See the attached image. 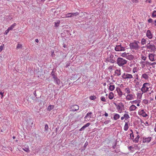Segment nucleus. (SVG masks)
Instances as JSON below:
<instances>
[{
	"label": "nucleus",
	"instance_id": "obj_1",
	"mask_svg": "<svg viewBox=\"0 0 156 156\" xmlns=\"http://www.w3.org/2000/svg\"><path fill=\"white\" fill-rule=\"evenodd\" d=\"M127 61L122 58L119 57L117 61V63L119 66H122L126 64Z\"/></svg>",
	"mask_w": 156,
	"mask_h": 156
},
{
	"label": "nucleus",
	"instance_id": "obj_2",
	"mask_svg": "<svg viewBox=\"0 0 156 156\" xmlns=\"http://www.w3.org/2000/svg\"><path fill=\"white\" fill-rule=\"evenodd\" d=\"M138 43H139V42H133L130 43L129 45L130 48L136 50L138 49L139 48V46L138 44Z\"/></svg>",
	"mask_w": 156,
	"mask_h": 156
},
{
	"label": "nucleus",
	"instance_id": "obj_3",
	"mask_svg": "<svg viewBox=\"0 0 156 156\" xmlns=\"http://www.w3.org/2000/svg\"><path fill=\"white\" fill-rule=\"evenodd\" d=\"M149 86V83H145L143 85V87L141 89V90L144 93L149 91V88L148 86Z\"/></svg>",
	"mask_w": 156,
	"mask_h": 156
},
{
	"label": "nucleus",
	"instance_id": "obj_4",
	"mask_svg": "<svg viewBox=\"0 0 156 156\" xmlns=\"http://www.w3.org/2000/svg\"><path fill=\"white\" fill-rule=\"evenodd\" d=\"M115 59L114 57V55L112 54H111L109 55V57H108L107 59V61L111 63H114L115 62Z\"/></svg>",
	"mask_w": 156,
	"mask_h": 156
},
{
	"label": "nucleus",
	"instance_id": "obj_5",
	"mask_svg": "<svg viewBox=\"0 0 156 156\" xmlns=\"http://www.w3.org/2000/svg\"><path fill=\"white\" fill-rule=\"evenodd\" d=\"M115 50L116 51H125V48L122 47L121 45H116L115 48Z\"/></svg>",
	"mask_w": 156,
	"mask_h": 156
},
{
	"label": "nucleus",
	"instance_id": "obj_6",
	"mask_svg": "<svg viewBox=\"0 0 156 156\" xmlns=\"http://www.w3.org/2000/svg\"><path fill=\"white\" fill-rule=\"evenodd\" d=\"M146 47L147 48L151 49V51H154L156 49L155 46L150 43L147 44Z\"/></svg>",
	"mask_w": 156,
	"mask_h": 156
},
{
	"label": "nucleus",
	"instance_id": "obj_7",
	"mask_svg": "<svg viewBox=\"0 0 156 156\" xmlns=\"http://www.w3.org/2000/svg\"><path fill=\"white\" fill-rule=\"evenodd\" d=\"M124 105L121 102L119 103L117 107V109L120 112L124 110Z\"/></svg>",
	"mask_w": 156,
	"mask_h": 156
},
{
	"label": "nucleus",
	"instance_id": "obj_8",
	"mask_svg": "<svg viewBox=\"0 0 156 156\" xmlns=\"http://www.w3.org/2000/svg\"><path fill=\"white\" fill-rule=\"evenodd\" d=\"M122 78L124 79H131L133 78V76L130 74L124 73L122 76Z\"/></svg>",
	"mask_w": 156,
	"mask_h": 156
},
{
	"label": "nucleus",
	"instance_id": "obj_9",
	"mask_svg": "<svg viewBox=\"0 0 156 156\" xmlns=\"http://www.w3.org/2000/svg\"><path fill=\"white\" fill-rule=\"evenodd\" d=\"M79 15V13L78 12H76L74 13H69L67 14L66 15V17H73L74 16H76Z\"/></svg>",
	"mask_w": 156,
	"mask_h": 156
},
{
	"label": "nucleus",
	"instance_id": "obj_10",
	"mask_svg": "<svg viewBox=\"0 0 156 156\" xmlns=\"http://www.w3.org/2000/svg\"><path fill=\"white\" fill-rule=\"evenodd\" d=\"M79 107L77 105H73L71 106V109L72 111H75L78 110L79 109Z\"/></svg>",
	"mask_w": 156,
	"mask_h": 156
},
{
	"label": "nucleus",
	"instance_id": "obj_11",
	"mask_svg": "<svg viewBox=\"0 0 156 156\" xmlns=\"http://www.w3.org/2000/svg\"><path fill=\"white\" fill-rule=\"evenodd\" d=\"M146 36L147 37L150 39H151L153 35L151 34V31L150 30H147V33H146Z\"/></svg>",
	"mask_w": 156,
	"mask_h": 156
},
{
	"label": "nucleus",
	"instance_id": "obj_12",
	"mask_svg": "<svg viewBox=\"0 0 156 156\" xmlns=\"http://www.w3.org/2000/svg\"><path fill=\"white\" fill-rule=\"evenodd\" d=\"M151 140V137H144L143 138V143H149Z\"/></svg>",
	"mask_w": 156,
	"mask_h": 156
},
{
	"label": "nucleus",
	"instance_id": "obj_13",
	"mask_svg": "<svg viewBox=\"0 0 156 156\" xmlns=\"http://www.w3.org/2000/svg\"><path fill=\"white\" fill-rule=\"evenodd\" d=\"M126 98L128 100H130L133 99V95L132 94H128L126 96Z\"/></svg>",
	"mask_w": 156,
	"mask_h": 156
},
{
	"label": "nucleus",
	"instance_id": "obj_14",
	"mask_svg": "<svg viewBox=\"0 0 156 156\" xmlns=\"http://www.w3.org/2000/svg\"><path fill=\"white\" fill-rule=\"evenodd\" d=\"M154 55L152 54H150L149 55V58L150 60L152 61H154L155 60Z\"/></svg>",
	"mask_w": 156,
	"mask_h": 156
},
{
	"label": "nucleus",
	"instance_id": "obj_15",
	"mask_svg": "<svg viewBox=\"0 0 156 156\" xmlns=\"http://www.w3.org/2000/svg\"><path fill=\"white\" fill-rule=\"evenodd\" d=\"M140 114L143 117H146L147 116V115L144 112V109L141 110L140 112Z\"/></svg>",
	"mask_w": 156,
	"mask_h": 156
},
{
	"label": "nucleus",
	"instance_id": "obj_16",
	"mask_svg": "<svg viewBox=\"0 0 156 156\" xmlns=\"http://www.w3.org/2000/svg\"><path fill=\"white\" fill-rule=\"evenodd\" d=\"M116 90L119 93V96L120 97H121L123 94L120 88L118 87L117 88Z\"/></svg>",
	"mask_w": 156,
	"mask_h": 156
},
{
	"label": "nucleus",
	"instance_id": "obj_17",
	"mask_svg": "<svg viewBox=\"0 0 156 156\" xmlns=\"http://www.w3.org/2000/svg\"><path fill=\"white\" fill-rule=\"evenodd\" d=\"M136 108V107L134 105H132L129 108L130 111H132L135 110Z\"/></svg>",
	"mask_w": 156,
	"mask_h": 156
},
{
	"label": "nucleus",
	"instance_id": "obj_18",
	"mask_svg": "<svg viewBox=\"0 0 156 156\" xmlns=\"http://www.w3.org/2000/svg\"><path fill=\"white\" fill-rule=\"evenodd\" d=\"M142 77L145 80H148L149 78L148 76L146 73H144L143 74L142 76Z\"/></svg>",
	"mask_w": 156,
	"mask_h": 156
},
{
	"label": "nucleus",
	"instance_id": "obj_19",
	"mask_svg": "<svg viewBox=\"0 0 156 156\" xmlns=\"http://www.w3.org/2000/svg\"><path fill=\"white\" fill-rule=\"evenodd\" d=\"M133 56L131 55H127L126 58L127 59L130 60H133Z\"/></svg>",
	"mask_w": 156,
	"mask_h": 156
},
{
	"label": "nucleus",
	"instance_id": "obj_20",
	"mask_svg": "<svg viewBox=\"0 0 156 156\" xmlns=\"http://www.w3.org/2000/svg\"><path fill=\"white\" fill-rule=\"evenodd\" d=\"M92 113L91 112H90L88 113L84 117L85 119H86L87 118L89 117V118H91V115L92 114Z\"/></svg>",
	"mask_w": 156,
	"mask_h": 156
},
{
	"label": "nucleus",
	"instance_id": "obj_21",
	"mask_svg": "<svg viewBox=\"0 0 156 156\" xmlns=\"http://www.w3.org/2000/svg\"><path fill=\"white\" fill-rule=\"evenodd\" d=\"M54 80L57 84L59 85L61 81L57 77L54 79Z\"/></svg>",
	"mask_w": 156,
	"mask_h": 156
},
{
	"label": "nucleus",
	"instance_id": "obj_22",
	"mask_svg": "<svg viewBox=\"0 0 156 156\" xmlns=\"http://www.w3.org/2000/svg\"><path fill=\"white\" fill-rule=\"evenodd\" d=\"M51 75L52 76V78L53 79H54L57 77L56 76L55 74V72L54 70L52 71Z\"/></svg>",
	"mask_w": 156,
	"mask_h": 156
},
{
	"label": "nucleus",
	"instance_id": "obj_23",
	"mask_svg": "<svg viewBox=\"0 0 156 156\" xmlns=\"http://www.w3.org/2000/svg\"><path fill=\"white\" fill-rule=\"evenodd\" d=\"M114 97V94L112 92H110L108 95V98L109 99H112Z\"/></svg>",
	"mask_w": 156,
	"mask_h": 156
},
{
	"label": "nucleus",
	"instance_id": "obj_24",
	"mask_svg": "<svg viewBox=\"0 0 156 156\" xmlns=\"http://www.w3.org/2000/svg\"><path fill=\"white\" fill-rule=\"evenodd\" d=\"M115 74H117L118 76H119L121 75L120 70L118 69H116L115 71Z\"/></svg>",
	"mask_w": 156,
	"mask_h": 156
},
{
	"label": "nucleus",
	"instance_id": "obj_25",
	"mask_svg": "<svg viewBox=\"0 0 156 156\" xmlns=\"http://www.w3.org/2000/svg\"><path fill=\"white\" fill-rule=\"evenodd\" d=\"M140 138V136L139 135H137L136 137L133 140V141L135 143H137L139 140V139Z\"/></svg>",
	"mask_w": 156,
	"mask_h": 156
},
{
	"label": "nucleus",
	"instance_id": "obj_26",
	"mask_svg": "<svg viewBox=\"0 0 156 156\" xmlns=\"http://www.w3.org/2000/svg\"><path fill=\"white\" fill-rule=\"evenodd\" d=\"M16 25V23H13L12 25L10 27H9L8 29V30H12L13 28Z\"/></svg>",
	"mask_w": 156,
	"mask_h": 156
},
{
	"label": "nucleus",
	"instance_id": "obj_27",
	"mask_svg": "<svg viewBox=\"0 0 156 156\" xmlns=\"http://www.w3.org/2000/svg\"><path fill=\"white\" fill-rule=\"evenodd\" d=\"M115 88V87L114 85H111L109 87V89L110 90L112 91L114 90Z\"/></svg>",
	"mask_w": 156,
	"mask_h": 156
},
{
	"label": "nucleus",
	"instance_id": "obj_28",
	"mask_svg": "<svg viewBox=\"0 0 156 156\" xmlns=\"http://www.w3.org/2000/svg\"><path fill=\"white\" fill-rule=\"evenodd\" d=\"M128 128H129V127H128V124L126 122V123H125L124 126V130L127 131L128 129Z\"/></svg>",
	"mask_w": 156,
	"mask_h": 156
},
{
	"label": "nucleus",
	"instance_id": "obj_29",
	"mask_svg": "<svg viewBox=\"0 0 156 156\" xmlns=\"http://www.w3.org/2000/svg\"><path fill=\"white\" fill-rule=\"evenodd\" d=\"M119 114H116L114 115V119L115 120H116L119 119Z\"/></svg>",
	"mask_w": 156,
	"mask_h": 156
},
{
	"label": "nucleus",
	"instance_id": "obj_30",
	"mask_svg": "<svg viewBox=\"0 0 156 156\" xmlns=\"http://www.w3.org/2000/svg\"><path fill=\"white\" fill-rule=\"evenodd\" d=\"M54 108V106L53 105H49L47 109L49 111H50L51 110L53 109Z\"/></svg>",
	"mask_w": 156,
	"mask_h": 156
},
{
	"label": "nucleus",
	"instance_id": "obj_31",
	"mask_svg": "<svg viewBox=\"0 0 156 156\" xmlns=\"http://www.w3.org/2000/svg\"><path fill=\"white\" fill-rule=\"evenodd\" d=\"M125 91L127 94H129L130 92V89L129 88L127 87L125 89Z\"/></svg>",
	"mask_w": 156,
	"mask_h": 156
},
{
	"label": "nucleus",
	"instance_id": "obj_32",
	"mask_svg": "<svg viewBox=\"0 0 156 156\" xmlns=\"http://www.w3.org/2000/svg\"><path fill=\"white\" fill-rule=\"evenodd\" d=\"M131 131H132V133L130 134V138L133 140L134 139V136L132 130H131Z\"/></svg>",
	"mask_w": 156,
	"mask_h": 156
},
{
	"label": "nucleus",
	"instance_id": "obj_33",
	"mask_svg": "<svg viewBox=\"0 0 156 156\" xmlns=\"http://www.w3.org/2000/svg\"><path fill=\"white\" fill-rule=\"evenodd\" d=\"M146 40L144 39V38H143L141 40V43L142 44V45H144L146 44Z\"/></svg>",
	"mask_w": 156,
	"mask_h": 156
},
{
	"label": "nucleus",
	"instance_id": "obj_34",
	"mask_svg": "<svg viewBox=\"0 0 156 156\" xmlns=\"http://www.w3.org/2000/svg\"><path fill=\"white\" fill-rule=\"evenodd\" d=\"M60 23V20H58L57 23H55V27H58Z\"/></svg>",
	"mask_w": 156,
	"mask_h": 156
},
{
	"label": "nucleus",
	"instance_id": "obj_35",
	"mask_svg": "<svg viewBox=\"0 0 156 156\" xmlns=\"http://www.w3.org/2000/svg\"><path fill=\"white\" fill-rule=\"evenodd\" d=\"M48 125L47 124H46L45 125V126H44V132H46V131H47L48 130Z\"/></svg>",
	"mask_w": 156,
	"mask_h": 156
},
{
	"label": "nucleus",
	"instance_id": "obj_36",
	"mask_svg": "<svg viewBox=\"0 0 156 156\" xmlns=\"http://www.w3.org/2000/svg\"><path fill=\"white\" fill-rule=\"evenodd\" d=\"M156 16V11L154 10L153 11L152 14V17H155Z\"/></svg>",
	"mask_w": 156,
	"mask_h": 156
},
{
	"label": "nucleus",
	"instance_id": "obj_37",
	"mask_svg": "<svg viewBox=\"0 0 156 156\" xmlns=\"http://www.w3.org/2000/svg\"><path fill=\"white\" fill-rule=\"evenodd\" d=\"M128 54V53H126V52H124L122 54L121 56L123 57H126V58Z\"/></svg>",
	"mask_w": 156,
	"mask_h": 156
},
{
	"label": "nucleus",
	"instance_id": "obj_38",
	"mask_svg": "<svg viewBox=\"0 0 156 156\" xmlns=\"http://www.w3.org/2000/svg\"><path fill=\"white\" fill-rule=\"evenodd\" d=\"M96 98V97L94 96H90V99L92 100H94Z\"/></svg>",
	"mask_w": 156,
	"mask_h": 156
},
{
	"label": "nucleus",
	"instance_id": "obj_39",
	"mask_svg": "<svg viewBox=\"0 0 156 156\" xmlns=\"http://www.w3.org/2000/svg\"><path fill=\"white\" fill-rule=\"evenodd\" d=\"M4 46V44H2L0 46V52L2 51Z\"/></svg>",
	"mask_w": 156,
	"mask_h": 156
},
{
	"label": "nucleus",
	"instance_id": "obj_40",
	"mask_svg": "<svg viewBox=\"0 0 156 156\" xmlns=\"http://www.w3.org/2000/svg\"><path fill=\"white\" fill-rule=\"evenodd\" d=\"M124 117H125L126 119H128L129 118V116L127 114H125L124 115Z\"/></svg>",
	"mask_w": 156,
	"mask_h": 156
},
{
	"label": "nucleus",
	"instance_id": "obj_41",
	"mask_svg": "<svg viewBox=\"0 0 156 156\" xmlns=\"http://www.w3.org/2000/svg\"><path fill=\"white\" fill-rule=\"evenodd\" d=\"M143 102L145 104H147L148 103V101L146 99H144L143 101Z\"/></svg>",
	"mask_w": 156,
	"mask_h": 156
},
{
	"label": "nucleus",
	"instance_id": "obj_42",
	"mask_svg": "<svg viewBox=\"0 0 156 156\" xmlns=\"http://www.w3.org/2000/svg\"><path fill=\"white\" fill-rule=\"evenodd\" d=\"M22 47V45L21 44H18L16 47L17 49H19Z\"/></svg>",
	"mask_w": 156,
	"mask_h": 156
},
{
	"label": "nucleus",
	"instance_id": "obj_43",
	"mask_svg": "<svg viewBox=\"0 0 156 156\" xmlns=\"http://www.w3.org/2000/svg\"><path fill=\"white\" fill-rule=\"evenodd\" d=\"M101 100L104 102H106V101L105 99V98L104 97H101Z\"/></svg>",
	"mask_w": 156,
	"mask_h": 156
},
{
	"label": "nucleus",
	"instance_id": "obj_44",
	"mask_svg": "<svg viewBox=\"0 0 156 156\" xmlns=\"http://www.w3.org/2000/svg\"><path fill=\"white\" fill-rule=\"evenodd\" d=\"M23 150L27 152H29L30 151L29 149L28 148H25L23 149Z\"/></svg>",
	"mask_w": 156,
	"mask_h": 156
},
{
	"label": "nucleus",
	"instance_id": "obj_45",
	"mask_svg": "<svg viewBox=\"0 0 156 156\" xmlns=\"http://www.w3.org/2000/svg\"><path fill=\"white\" fill-rule=\"evenodd\" d=\"M141 58L144 61L146 60V57L145 56H142Z\"/></svg>",
	"mask_w": 156,
	"mask_h": 156
},
{
	"label": "nucleus",
	"instance_id": "obj_46",
	"mask_svg": "<svg viewBox=\"0 0 156 156\" xmlns=\"http://www.w3.org/2000/svg\"><path fill=\"white\" fill-rule=\"evenodd\" d=\"M86 126L84 125L80 129V130L82 131L85 128H86Z\"/></svg>",
	"mask_w": 156,
	"mask_h": 156
},
{
	"label": "nucleus",
	"instance_id": "obj_47",
	"mask_svg": "<svg viewBox=\"0 0 156 156\" xmlns=\"http://www.w3.org/2000/svg\"><path fill=\"white\" fill-rule=\"evenodd\" d=\"M111 121L110 120H107L106 121H105L104 122V123L105 124H108L109 122H110Z\"/></svg>",
	"mask_w": 156,
	"mask_h": 156
},
{
	"label": "nucleus",
	"instance_id": "obj_48",
	"mask_svg": "<svg viewBox=\"0 0 156 156\" xmlns=\"http://www.w3.org/2000/svg\"><path fill=\"white\" fill-rule=\"evenodd\" d=\"M128 148L131 151H133V147L131 146L129 147Z\"/></svg>",
	"mask_w": 156,
	"mask_h": 156
},
{
	"label": "nucleus",
	"instance_id": "obj_49",
	"mask_svg": "<svg viewBox=\"0 0 156 156\" xmlns=\"http://www.w3.org/2000/svg\"><path fill=\"white\" fill-rule=\"evenodd\" d=\"M90 125V123H87L84 126H86V127H88Z\"/></svg>",
	"mask_w": 156,
	"mask_h": 156
},
{
	"label": "nucleus",
	"instance_id": "obj_50",
	"mask_svg": "<svg viewBox=\"0 0 156 156\" xmlns=\"http://www.w3.org/2000/svg\"><path fill=\"white\" fill-rule=\"evenodd\" d=\"M152 22V20L151 19H150L148 20V22L149 23H151Z\"/></svg>",
	"mask_w": 156,
	"mask_h": 156
},
{
	"label": "nucleus",
	"instance_id": "obj_51",
	"mask_svg": "<svg viewBox=\"0 0 156 156\" xmlns=\"http://www.w3.org/2000/svg\"><path fill=\"white\" fill-rule=\"evenodd\" d=\"M9 30H8V29L5 31V34H7V33L9 32Z\"/></svg>",
	"mask_w": 156,
	"mask_h": 156
},
{
	"label": "nucleus",
	"instance_id": "obj_52",
	"mask_svg": "<svg viewBox=\"0 0 156 156\" xmlns=\"http://www.w3.org/2000/svg\"><path fill=\"white\" fill-rule=\"evenodd\" d=\"M3 94H4V92H0V94L2 96V98L3 96Z\"/></svg>",
	"mask_w": 156,
	"mask_h": 156
},
{
	"label": "nucleus",
	"instance_id": "obj_53",
	"mask_svg": "<svg viewBox=\"0 0 156 156\" xmlns=\"http://www.w3.org/2000/svg\"><path fill=\"white\" fill-rule=\"evenodd\" d=\"M132 2H134L136 3H137L138 2V1L137 0H133V1Z\"/></svg>",
	"mask_w": 156,
	"mask_h": 156
},
{
	"label": "nucleus",
	"instance_id": "obj_54",
	"mask_svg": "<svg viewBox=\"0 0 156 156\" xmlns=\"http://www.w3.org/2000/svg\"><path fill=\"white\" fill-rule=\"evenodd\" d=\"M73 116V114H70L69 116V117L70 118H72Z\"/></svg>",
	"mask_w": 156,
	"mask_h": 156
},
{
	"label": "nucleus",
	"instance_id": "obj_55",
	"mask_svg": "<svg viewBox=\"0 0 156 156\" xmlns=\"http://www.w3.org/2000/svg\"><path fill=\"white\" fill-rule=\"evenodd\" d=\"M137 101H134L132 102V103H136Z\"/></svg>",
	"mask_w": 156,
	"mask_h": 156
},
{
	"label": "nucleus",
	"instance_id": "obj_56",
	"mask_svg": "<svg viewBox=\"0 0 156 156\" xmlns=\"http://www.w3.org/2000/svg\"><path fill=\"white\" fill-rule=\"evenodd\" d=\"M136 79L138 80V75L137 74L136 75Z\"/></svg>",
	"mask_w": 156,
	"mask_h": 156
},
{
	"label": "nucleus",
	"instance_id": "obj_57",
	"mask_svg": "<svg viewBox=\"0 0 156 156\" xmlns=\"http://www.w3.org/2000/svg\"><path fill=\"white\" fill-rule=\"evenodd\" d=\"M35 41H36V42H37V43L38 42H39V41H38V39H35Z\"/></svg>",
	"mask_w": 156,
	"mask_h": 156
},
{
	"label": "nucleus",
	"instance_id": "obj_58",
	"mask_svg": "<svg viewBox=\"0 0 156 156\" xmlns=\"http://www.w3.org/2000/svg\"><path fill=\"white\" fill-rule=\"evenodd\" d=\"M105 116H108V113H105Z\"/></svg>",
	"mask_w": 156,
	"mask_h": 156
},
{
	"label": "nucleus",
	"instance_id": "obj_59",
	"mask_svg": "<svg viewBox=\"0 0 156 156\" xmlns=\"http://www.w3.org/2000/svg\"><path fill=\"white\" fill-rule=\"evenodd\" d=\"M34 94L35 95V97H36L37 95H36V91L34 92Z\"/></svg>",
	"mask_w": 156,
	"mask_h": 156
},
{
	"label": "nucleus",
	"instance_id": "obj_60",
	"mask_svg": "<svg viewBox=\"0 0 156 156\" xmlns=\"http://www.w3.org/2000/svg\"><path fill=\"white\" fill-rule=\"evenodd\" d=\"M124 116H122V117H121V120H123V119H124Z\"/></svg>",
	"mask_w": 156,
	"mask_h": 156
},
{
	"label": "nucleus",
	"instance_id": "obj_61",
	"mask_svg": "<svg viewBox=\"0 0 156 156\" xmlns=\"http://www.w3.org/2000/svg\"><path fill=\"white\" fill-rule=\"evenodd\" d=\"M88 144V143L87 142H86L85 144V146H86Z\"/></svg>",
	"mask_w": 156,
	"mask_h": 156
},
{
	"label": "nucleus",
	"instance_id": "obj_62",
	"mask_svg": "<svg viewBox=\"0 0 156 156\" xmlns=\"http://www.w3.org/2000/svg\"><path fill=\"white\" fill-rule=\"evenodd\" d=\"M139 84V82H136V84L137 85Z\"/></svg>",
	"mask_w": 156,
	"mask_h": 156
},
{
	"label": "nucleus",
	"instance_id": "obj_63",
	"mask_svg": "<svg viewBox=\"0 0 156 156\" xmlns=\"http://www.w3.org/2000/svg\"><path fill=\"white\" fill-rule=\"evenodd\" d=\"M156 64V63L155 62H154L152 64H153V65H155Z\"/></svg>",
	"mask_w": 156,
	"mask_h": 156
},
{
	"label": "nucleus",
	"instance_id": "obj_64",
	"mask_svg": "<svg viewBox=\"0 0 156 156\" xmlns=\"http://www.w3.org/2000/svg\"><path fill=\"white\" fill-rule=\"evenodd\" d=\"M154 22L156 23L155 24V26H156V20H155L154 21Z\"/></svg>",
	"mask_w": 156,
	"mask_h": 156
}]
</instances>
